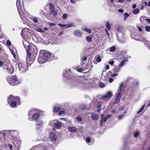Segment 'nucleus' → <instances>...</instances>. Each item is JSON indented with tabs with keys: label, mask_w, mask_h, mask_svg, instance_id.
<instances>
[{
	"label": "nucleus",
	"mask_w": 150,
	"mask_h": 150,
	"mask_svg": "<svg viewBox=\"0 0 150 150\" xmlns=\"http://www.w3.org/2000/svg\"><path fill=\"white\" fill-rule=\"evenodd\" d=\"M145 30L147 32H150V26H145Z\"/></svg>",
	"instance_id": "nucleus-41"
},
{
	"label": "nucleus",
	"mask_w": 150,
	"mask_h": 150,
	"mask_svg": "<svg viewBox=\"0 0 150 150\" xmlns=\"http://www.w3.org/2000/svg\"><path fill=\"white\" fill-rule=\"evenodd\" d=\"M136 7V5L135 4H134L132 5V8H135Z\"/></svg>",
	"instance_id": "nucleus-63"
},
{
	"label": "nucleus",
	"mask_w": 150,
	"mask_h": 150,
	"mask_svg": "<svg viewBox=\"0 0 150 150\" xmlns=\"http://www.w3.org/2000/svg\"><path fill=\"white\" fill-rule=\"evenodd\" d=\"M63 32L62 31H60L59 32V33L58 35L59 36H60L61 35H62V34H63Z\"/></svg>",
	"instance_id": "nucleus-64"
},
{
	"label": "nucleus",
	"mask_w": 150,
	"mask_h": 150,
	"mask_svg": "<svg viewBox=\"0 0 150 150\" xmlns=\"http://www.w3.org/2000/svg\"><path fill=\"white\" fill-rule=\"evenodd\" d=\"M42 54L43 55L42 56H43L46 61L50 57L51 55L50 53L47 52H45L43 50L42 53Z\"/></svg>",
	"instance_id": "nucleus-13"
},
{
	"label": "nucleus",
	"mask_w": 150,
	"mask_h": 150,
	"mask_svg": "<svg viewBox=\"0 0 150 150\" xmlns=\"http://www.w3.org/2000/svg\"><path fill=\"white\" fill-rule=\"evenodd\" d=\"M118 74H112L111 76L112 77H116L117 76Z\"/></svg>",
	"instance_id": "nucleus-61"
},
{
	"label": "nucleus",
	"mask_w": 150,
	"mask_h": 150,
	"mask_svg": "<svg viewBox=\"0 0 150 150\" xmlns=\"http://www.w3.org/2000/svg\"><path fill=\"white\" fill-rule=\"evenodd\" d=\"M6 45H7L10 46L11 45V42L9 40H7L6 42Z\"/></svg>",
	"instance_id": "nucleus-50"
},
{
	"label": "nucleus",
	"mask_w": 150,
	"mask_h": 150,
	"mask_svg": "<svg viewBox=\"0 0 150 150\" xmlns=\"http://www.w3.org/2000/svg\"><path fill=\"white\" fill-rule=\"evenodd\" d=\"M52 13L54 16H56L57 14V11H56L55 9H54L53 10H50V12L49 14H50Z\"/></svg>",
	"instance_id": "nucleus-27"
},
{
	"label": "nucleus",
	"mask_w": 150,
	"mask_h": 150,
	"mask_svg": "<svg viewBox=\"0 0 150 150\" xmlns=\"http://www.w3.org/2000/svg\"><path fill=\"white\" fill-rule=\"evenodd\" d=\"M83 30L89 33H91V31L90 29H89L86 28H83Z\"/></svg>",
	"instance_id": "nucleus-32"
},
{
	"label": "nucleus",
	"mask_w": 150,
	"mask_h": 150,
	"mask_svg": "<svg viewBox=\"0 0 150 150\" xmlns=\"http://www.w3.org/2000/svg\"><path fill=\"white\" fill-rule=\"evenodd\" d=\"M11 78L14 81H16L17 79V77L16 76H12Z\"/></svg>",
	"instance_id": "nucleus-44"
},
{
	"label": "nucleus",
	"mask_w": 150,
	"mask_h": 150,
	"mask_svg": "<svg viewBox=\"0 0 150 150\" xmlns=\"http://www.w3.org/2000/svg\"><path fill=\"white\" fill-rule=\"evenodd\" d=\"M8 146L11 150H13L12 148V145L11 144H9Z\"/></svg>",
	"instance_id": "nucleus-55"
},
{
	"label": "nucleus",
	"mask_w": 150,
	"mask_h": 150,
	"mask_svg": "<svg viewBox=\"0 0 150 150\" xmlns=\"http://www.w3.org/2000/svg\"><path fill=\"white\" fill-rule=\"evenodd\" d=\"M49 137L50 139L53 141H55L57 139V136L54 132H51L50 134Z\"/></svg>",
	"instance_id": "nucleus-14"
},
{
	"label": "nucleus",
	"mask_w": 150,
	"mask_h": 150,
	"mask_svg": "<svg viewBox=\"0 0 150 150\" xmlns=\"http://www.w3.org/2000/svg\"><path fill=\"white\" fill-rule=\"evenodd\" d=\"M35 30L38 32L40 33H43L44 32V30H47L48 29L46 28H45L44 29H41L40 28H36L35 29Z\"/></svg>",
	"instance_id": "nucleus-22"
},
{
	"label": "nucleus",
	"mask_w": 150,
	"mask_h": 150,
	"mask_svg": "<svg viewBox=\"0 0 150 150\" xmlns=\"http://www.w3.org/2000/svg\"><path fill=\"white\" fill-rule=\"evenodd\" d=\"M68 129L70 132H71L74 133L76 131V127L73 126L69 127L68 128Z\"/></svg>",
	"instance_id": "nucleus-20"
},
{
	"label": "nucleus",
	"mask_w": 150,
	"mask_h": 150,
	"mask_svg": "<svg viewBox=\"0 0 150 150\" xmlns=\"http://www.w3.org/2000/svg\"><path fill=\"white\" fill-rule=\"evenodd\" d=\"M117 30L118 31L121 32L122 30V28L120 26H117Z\"/></svg>",
	"instance_id": "nucleus-38"
},
{
	"label": "nucleus",
	"mask_w": 150,
	"mask_h": 150,
	"mask_svg": "<svg viewBox=\"0 0 150 150\" xmlns=\"http://www.w3.org/2000/svg\"><path fill=\"white\" fill-rule=\"evenodd\" d=\"M49 25L50 26H54L55 25V24L54 23H49Z\"/></svg>",
	"instance_id": "nucleus-60"
},
{
	"label": "nucleus",
	"mask_w": 150,
	"mask_h": 150,
	"mask_svg": "<svg viewBox=\"0 0 150 150\" xmlns=\"http://www.w3.org/2000/svg\"><path fill=\"white\" fill-rule=\"evenodd\" d=\"M36 125L37 126H41L43 125V122L41 120H38L36 121ZM38 127V126H37Z\"/></svg>",
	"instance_id": "nucleus-28"
},
{
	"label": "nucleus",
	"mask_w": 150,
	"mask_h": 150,
	"mask_svg": "<svg viewBox=\"0 0 150 150\" xmlns=\"http://www.w3.org/2000/svg\"><path fill=\"white\" fill-rule=\"evenodd\" d=\"M113 81V79L112 78H110L109 79V81L110 83H112Z\"/></svg>",
	"instance_id": "nucleus-59"
},
{
	"label": "nucleus",
	"mask_w": 150,
	"mask_h": 150,
	"mask_svg": "<svg viewBox=\"0 0 150 150\" xmlns=\"http://www.w3.org/2000/svg\"><path fill=\"white\" fill-rule=\"evenodd\" d=\"M61 108L59 107H55L54 108L53 111L55 113H57L59 111Z\"/></svg>",
	"instance_id": "nucleus-25"
},
{
	"label": "nucleus",
	"mask_w": 150,
	"mask_h": 150,
	"mask_svg": "<svg viewBox=\"0 0 150 150\" xmlns=\"http://www.w3.org/2000/svg\"><path fill=\"white\" fill-rule=\"evenodd\" d=\"M49 6L50 10H53L55 8L54 5L52 3L49 4Z\"/></svg>",
	"instance_id": "nucleus-31"
},
{
	"label": "nucleus",
	"mask_w": 150,
	"mask_h": 150,
	"mask_svg": "<svg viewBox=\"0 0 150 150\" xmlns=\"http://www.w3.org/2000/svg\"><path fill=\"white\" fill-rule=\"evenodd\" d=\"M129 16V14L127 13H125L124 15V21H125L127 18Z\"/></svg>",
	"instance_id": "nucleus-36"
},
{
	"label": "nucleus",
	"mask_w": 150,
	"mask_h": 150,
	"mask_svg": "<svg viewBox=\"0 0 150 150\" xmlns=\"http://www.w3.org/2000/svg\"><path fill=\"white\" fill-rule=\"evenodd\" d=\"M80 88H81V89L86 90L90 89L92 88V86L90 85H79Z\"/></svg>",
	"instance_id": "nucleus-15"
},
{
	"label": "nucleus",
	"mask_w": 150,
	"mask_h": 150,
	"mask_svg": "<svg viewBox=\"0 0 150 150\" xmlns=\"http://www.w3.org/2000/svg\"><path fill=\"white\" fill-rule=\"evenodd\" d=\"M102 104V102H99L98 103L97 105V108H101V104Z\"/></svg>",
	"instance_id": "nucleus-47"
},
{
	"label": "nucleus",
	"mask_w": 150,
	"mask_h": 150,
	"mask_svg": "<svg viewBox=\"0 0 150 150\" xmlns=\"http://www.w3.org/2000/svg\"><path fill=\"white\" fill-rule=\"evenodd\" d=\"M116 47L114 46L111 47L110 49V51L111 52H114L116 50Z\"/></svg>",
	"instance_id": "nucleus-34"
},
{
	"label": "nucleus",
	"mask_w": 150,
	"mask_h": 150,
	"mask_svg": "<svg viewBox=\"0 0 150 150\" xmlns=\"http://www.w3.org/2000/svg\"><path fill=\"white\" fill-rule=\"evenodd\" d=\"M11 79V78L8 77L6 78L7 81H8V83L9 84L11 83V81H10V80Z\"/></svg>",
	"instance_id": "nucleus-53"
},
{
	"label": "nucleus",
	"mask_w": 150,
	"mask_h": 150,
	"mask_svg": "<svg viewBox=\"0 0 150 150\" xmlns=\"http://www.w3.org/2000/svg\"><path fill=\"white\" fill-rule=\"evenodd\" d=\"M77 70L79 72H82L83 71V69L81 68H78L77 69Z\"/></svg>",
	"instance_id": "nucleus-56"
},
{
	"label": "nucleus",
	"mask_w": 150,
	"mask_h": 150,
	"mask_svg": "<svg viewBox=\"0 0 150 150\" xmlns=\"http://www.w3.org/2000/svg\"><path fill=\"white\" fill-rule=\"evenodd\" d=\"M3 65V68L6 69V71L9 74H12L14 72V69L12 67L10 64H5L3 63V62L0 61V67H2Z\"/></svg>",
	"instance_id": "nucleus-3"
},
{
	"label": "nucleus",
	"mask_w": 150,
	"mask_h": 150,
	"mask_svg": "<svg viewBox=\"0 0 150 150\" xmlns=\"http://www.w3.org/2000/svg\"><path fill=\"white\" fill-rule=\"evenodd\" d=\"M27 52L26 62L27 64L31 65L34 62L38 50L36 47L32 45L26 49Z\"/></svg>",
	"instance_id": "nucleus-1"
},
{
	"label": "nucleus",
	"mask_w": 150,
	"mask_h": 150,
	"mask_svg": "<svg viewBox=\"0 0 150 150\" xmlns=\"http://www.w3.org/2000/svg\"><path fill=\"white\" fill-rule=\"evenodd\" d=\"M58 25L59 27H61L62 28H64V27L66 26L67 25L66 24H62L60 23H59L58 24Z\"/></svg>",
	"instance_id": "nucleus-51"
},
{
	"label": "nucleus",
	"mask_w": 150,
	"mask_h": 150,
	"mask_svg": "<svg viewBox=\"0 0 150 150\" xmlns=\"http://www.w3.org/2000/svg\"><path fill=\"white\" fill-rule=\"evenodd\" d=\"M112 95V92L110 91H108L106 92L105 94L101 96V98L100 99L105 101L108 100L110 99Z\"/></svg>",
	"instance_id": "nucleus-8"
},
{
	"label": "nucleus",
	"mask_w": 150,
	"mask_h": 150,
	"mask_svg": "<svg viewBox=\"0 0 150 150\" xmlns=\"http://www.w3.org/2000/svg\"><path fill=\"white\" fill-rule=\"evenodd\" d=\"M121 67H119V66H117V65H115L114 67V69L113 71L115 72H117L119 71L120 70Z\"/></svg>",
	"instance_id": "nucleus-24"
},
{
	"label": "nucleus",
	"mask_w": 150,
	"mask_h": 150,
	"mask_svg": "<svg viewBox=\"0 0 150 150\" xmlns=\"http://www.w3.org/2000/svg\"><path fill=\"white\" fill-rule=\"evenodd\" d=\"M100 116L101 117V120L100 122V126L101 127L102 126L103 122H105L111 116L110 114H108L104 117V114H101Z\"/></svg>",
	"instance_id": "nucleus-12"
},
{
	"label": "nucleus",
	"mask_w": 150,
	"mask_h": 150,
	"mask_svg": "<svg viewBox=\"0 0 150 150\" xmlns=\"http://www.w3.org/2000/svg\"><path fill=\"white\" fill-rule=\"evenodd\" d=\"M91 140V138L89 137H87L86 139V142L87 143H89Z\"/></svg>",
	"instance_id": "nucleus-49"
},
{
	"label": "nucleus",
	"mask_w": 150,
	"mask_h": 150,
	"mask_svg": "<svg viewBox=\"0 0 150 150\" xmlns=\"http://www.w3.org/2000/svg\"><path fill=\"white\" fill-rule=\"evenodd\" d=\"M74 26V25L73 24L71 23L68 24L67 25L66 28H67L71 27H72V26Z\"/></svg>",
	"instance_id": "nucleus-46"
},
{
	"label": "nucleus",
	"mask_w": 150,
	"mask_h": 150,
	"mask_svg": "<svg viewBox=\"0 0 150 150\" xmlns=\"http://www.w3.org/2000/svg\"><path fill=\"white\" fill-rule=\"evenodd\" d=\"M139 135V132L138 131H136L134 132V136L135 137H137Z\"/></svg>",
	"instance_id": "nucleus-39"
},
{
	"label": "nucleus",
	"mask_w": 150,
	"mask_h": 150,
	"mask_svg": "<svg viewBox=\"0 0 150 150\" xmlns=\"http://www.w3.org/2000/svg\"><path fill=\"white\" fill-rule=\"evenodd\" d=\"M123 85H120L117 90V92L116 94L115 100L114 102V104H117L119 102L121 98V92L124 90V88L125 86H123Z\"/></svg>",
	"instance_id": "nucleus-2"
},
{
	"label": "nucleus",
	"mask_w": 150,
	"mask_h": 150,
	"mask_svg": "<svg viewBox=\"0 0 150 150\" xmlns=\"http://www.w3.org/2000/svg\"><path fill=\"white\" fill-rule=\"evenodd\" d=\"M146 17L145 16H141L140 18V20L141 22H143V20H145L146 21Z\"/></svg>",
	"instance_id": "nucleus-37"
},
{
	"label": "nucleus",
	"mask_w": 150,
	"mask_h": 150,
	"mask_svg": "<svg viewBox=\"0 0 150 150\" xmlns=\"http://www.w3.org/2000/svg\"><path fill=\"white\" fill-rule=\"evenodd\" d=\"M90 86H92V88H95L96 89H98L99 88H102L105 86V85H90Z\"/></svg>",
	"instance_id": "nucleus-16"
},
{
	"label": "nucleus",
	"mask_w": 150,
	"mask_h": 150,
	"mask_svg": "<svg viewBox=\"0 0 150 150\" xmlns=\"http://www.w3.org/2000/svg\"><path fill=\"white\" fill-rule=\"evenodd\" d=\"M42 50L40 51L39 57L38 59V62L41 64H43L47 61L42 54Z\"/></svg>",
	"instance_id": "nucleus-11"
},
{
	"label": "nucleus",
	"mask_w": 150,
	"mask_h": 150,
	"mask_svg": "<svg viewBox=\"0 0 150 150\" xmlns=\"http://www.w3.org/2000/svg\"><path fill=\"white\" fill-rule=\"evenodd\" d=\"M87 58V57H83L82 59H81V60L82 59L83 61H85L86 60Z\"/></svg>",
	"instance_id": "nucleus-57"
},
{
	"label": "nucleus",
	"mask_w": 150,
	"mask_h": 150,
	"mask_svg": "<svg viewBox=\"0 0 150 150\" xmlns=\"http://www.w3.org/2000/svg\"><path fill=\"white\" fill-rule=\"evenodd\" d=\"M14 100L16 101L17 103L19 105H20L21 99L19 97H14L12 95H10L8 97L7 101L8 104H10L11 102Z\"/></svg>",
	"instance_id": "nucleus-6"
},
{
	"label": "nucleus",
	"mask_w": 150,
	"mask_h": 150,
	"mask_svg": "<svg viewBox=\"0 0 150 150\" xmlns=\"http://www.w3.org/2000/svg\"><path fill=\"white\" fill-rule=\"evenodd\" d=\"M139 12V10L138 8L134 9L133 10V13L134 14H137Z\"/></svg>",
	"instance_id": "nucleus-30"
},
{
	"label": "nucleus",
	"mask_w": 150,
	"mask_h": 150,
	"mask_svg": "<svg viewBox=\"0 0 150 150\" xmlns=\"http://www.w3.org/2000/svg\"><path fill=\"white\" fill-rule=\"evenodd\" d=\"M9 104L11 108H15L16 106L17 105V104L19 105L17 103L16 101V100L11 102Z\"/></svg>",
	"instance_id": "nucleus-21"
},
{
	"label": "nucleus",
	"mask_w": 150,
	"mask_h": 150,
	"mask_svg": "<svg viewBox=\"0 0 150 150\" xmlns=\"http://www.w3.org/2000/svg\"><path fill=\"white\" fill-rule=\"evenodd\" d=\"M49 125L51 126H54L57 129H59L62 126V123L57 120H54L51 121L49 122Z\"/></svg>",
	"instance_id": "nucleus-7"
},
{
	"label": "nucleus",
	"mask_w": 150,
	"mask_h": 150,
	"mask_svg": "<svg viewBox=\"0 0 150 150\" xmlns=\"http://www.w3.org/2000/svg\"><path fill=\"white\" fill-rule=\"evenodd\" d=\"M118 11L120 13H122L123 12L124 10L122 9H118Z\"/></svg>",
	"instance_id": "nucleus-58"
},
{
	"label": "nucleus",
	"mask_w": 150,
	"mask_h": 150,
	"mask_svg": "<svg viewBox=\"0 0 150 150\" xmlns=\"http://www.w3.org/2000/svg\"><path fill=\"white\" fill-rule=\"evenodd\" d=\"M23 45L24 46V47L25 48V49L27 48H26V47L28 48V47L29 46H30V45H29V42L28 41H27L26 40H24L23 41Z\"/></svg>",
	"instance_id": "nucleus-23"
},
{
	"label": "nucleus",
	"mask_w": 150,
	"mask_h": 150,
	"mask_svg": "<svg viewBox=\"0 0 150 150\" xmlns=\"http://www.w3.org/2000/svg\"><path fill=\"white\" fill-rule=\"evenodd\" d=\"M86 40L88 42H91L92 40V38L90 36H87L86 37Z\"/></svg>",
	"instance_id": "nucleus-40"
},
{
	"label": "nucleus",
	"mask_w": 150,
	"mask_h": 150,
	"mask_svg": "<svg viewBox=\"0 0 150 150\" xmlns=\"http://www.w3.org/2000/svg\"><path fill=\"white\" fill-rule=\"evenodd\" d=\"M114 62L113 61H111L109 62L108 63L110 64L111 65V66H112L113 65V64Z\"/></svg>",
	"instance_id": "nucleus-54"
},
{
	"label": "nucleus",
	"mask_w": 150,
	"mask_h": 150,
	"mask_svg": "<svg viewBox=\"0 0 150 150\" xmlns=\"http://www.w3.org/2000/svg\"><path fill=\"white\" fill-rule=\"evenodd\" d=\"M36 109L30 110L28 112V115L29 117L32 115V119L33 120L37 119L40 116L39 113L36 112Z\"/></svg>",
	"instance_id": "nucleus-4"
},
{
	"label": "nucleus",
	"mask_w": 150,
	"mask_h": 150,
	"mask_svg": "<svg viewBox=\"0 0 150 150\" xmlns=\"http://www.w3.org/2000/svg\"><path fill=\"white\" fill-rule=\"evenodd\" d=\"M110 68V66L108 65H106L105 69H109Z\"/></svg>",
	"instance_id": "nucleus-62"
},
{
	"label": "nucleus",
	"mask_w": 150,
	"mask_h": 150,
	"mask_svg": "<svg viewBox=\"0 0 150 150\" xmlns=\"http://www.w3.org/2000/svg\"><path fill=\"white\" fill-rule=\"evenodd\" d=\"M31 65H29L26 63V64L23 63H20L18 64L19 70L21 73H23L28 69V66Z\"/></svg>",
	"instance_id": "nucleus-5"
},
{
	"label": "nucleus",
	"mask_w": 150,
	"mask_h": 150,
	"mask_svg": "<svg viewBox=\"0 0 150 150\" xmlns=\"http://www.w3.org/2000/svg\"><path fill=\"white\" fill-rule=\"evenodd\" d=\"M128 60L125 59L122 60L119 65V67H121L123 65H124L128 61Z\"/></svg>",
	"instance_id": "nucleus-26"
},
{
	"label": "nucleus",
	"mask_w": 150,
	"mask_h": 150,
	"mask_svg": "<svg viewBox=\"0 0 150 150\" xmlns=\"http://www.w3.org/2000/svg\"><path fill=\"white\" fill-rule=\"evenodd\" d=\"M133 83V84H139V81H135L133 79L130 78H127L125 81L124 82H122L120 84H124Z\"/></svg>",
	"instance_id": "nucleus-9"
},
{
	"label": "nucleus",
	"mask_w": 150,
	"mask_h": 150,
	"mask_svg": "<svg viewBox=\"0 0 150 150\" xmlns=\"http://www.w3.org/2000/svg\"><path fill=\"white\" fill-rule=\"evenodd\" d=\"M125 117V116L124 115L122 114L118 116V119L119 120H121L122 119Z\"/></svg>",
	"instance_id": "nucleus-42"
},
{
	"label": "nucleus",
	"mask_w": 150,
	"mask_h": 150,
	"mask_svg": "<svg viewBox=\"0 0 150 150\" xmlns=\"http://www.w3.org/2000/svg\"><path fill=\"white\" fill-rule=\"evenodd\" d=\"M67 16V15L65 13H64L63 14V16H62V18L64 19H66Z\"/></svg>",
	"instance_id": "nucleus-52"
},
{
	"label": "nucleus",
	"mask_w": 150,
	"mask_h": 150,
	"mask_svg": "<svg viewBox=\"0 0 150 150\" xmlns=\"http://www.w3.org/2000/svg\"><path fill=\"white\" fill-rule=\"evenodd\" d=\"M91 118L94 120H96L98 119V115L95 113H93L91 114Z\"/></svg>",
	"instance_id": "nucleus-19"
},
{
	"label": "nucleus",
	"mask_w": 150,
	"mask_h": 150,
	"mask_svg": "<svg viewBox=\"0 0 150 150\" xmlns=\"http://www.w3.org/2000/svg\"><path fill=\"white\" fill-rule=\"evenodd\" d=\"M101 59L100 56H98L97 57V59H96V60L98 62H101Z\"/></svg>",
	"instance_id": "nucleus-45"
},
{
	"label": "nucleus",
	"mask_w": 150,
	"mask_h": 150,
	"mask_svg": "<svg viewBox=\"0 0 150 150\" xmlns=\"http://www.w3.org/2000/svg\"><path fill=\"white\" fill-rule=\"evenodd\" d=\"M105 26L108 30H110L111 29V27L109 22L108 21L106 23Z\"/></svg>",
	"instance_id": "nucleus-29"
},
{
	"label": "nucleus",
	"mask_w": 150,
	"mask_h": 150,
	"mask_svg": "<svg viewBox=\"0 0 150 150\" xmlns=\"http://www.w3.org/2000/svg\"><path fill=\"white\" fill-rule=\"evenodd\" d=\"M28 31V29H24L22 30L21 33V35L23 37H25L27 35V32Z\"/></svg>",
	"instance_id": "nucleus-18"
},
{
	"label": "nucleus",
	"mask_w": 150,
	"mask_h": 150,
	"mask_svg": "<svg viewBox=\"0 0 150 150\" xmlns=\"http://www.w3.org/2000/svg\"><path fill=\"white\" fill-rule=\"evenodd\" d=\"M19 0H17L16 4L17 6V7L18 10V13H19L20 17L22 20H23L24 19H25L26 18V16H25V14L23 12L21 13L20 9V6H19Z\"/></svg>",
	"instance_id": "nucleus-10"
},
{
	"label": "nucleus",
	"mask_w": 150,
	"mask_h": 150,
	"mask_svg": "<svg viewBox=\"0 0 150 150\" xmlns=\"http://www.w3.org/2000/svg\"><path fill=\"white\" fill-rule=\"evenodd\" d=\"M74 34V35L77 37H81L82 35L81 32L78 30L75 31Z\"/></svg>",
	"instance_id": "nucleus-17"
},
{
	"label": "nucleus",
	"mask_w": 150,
	"mask_h": 150,
	"mask_svg": "<svg viewBox=\"0 0 150 150\" xmlns=\"http://www.w3.org/2000/svg\"><path fill=\"white\" fill-rule=\"evenodd\" d=\"M76 119L79 122H81L82 120L81 117L80 116L77 117Z\"/></svg>",
	"instance_id": "nucleus-48"
},
{
	"label": "nucleus",
	"mask_w": 150,
	"mask_h": 150,
	"mask_svg": "<svg viewBox=\"0 0 150 150\" xmlns=\"http://www.w3.org/2000/svg\"><path fill=\"white\" fill-rule=\"evenodd\" d=\"M65 114V111L64 110H62L60 111L59 113V115L60 116H64Z\"/></svg>",
	"instance_id": "nucleus-33"
},
{
	"label": "nucleus",
	"mask_w": 150,
	"mask_h": 150,
	"mask_svg": "<svg viewBox=\"0 0 150 150\" xmlns=\"http://www.w3.org/2000/svg\"><path fill=\"white\" fill-rule=\"evenodd\" d=\"M32 20L33 22L35 23H37L38 22V18H32Z\"/></svg>",
	"instance_id": "nucleus-43"
},
{
	"label": "nucleus",
	"mask_w": 150,
	"mask_h": 150,
	"mask_svg": "<svg viewBox=\"0 0 150 150\" xmlns=\"http://www.w3.org/2000/svg\"><path fill=\"white\" fill-rule=\"evenodd\" d=\"M145 106V105H143L141 108L137 111V113L139 114L140 112H141L142 110L144 109Z\"/></svg>",
	"instance_id": "nucleus-35"
}]
</instances>
